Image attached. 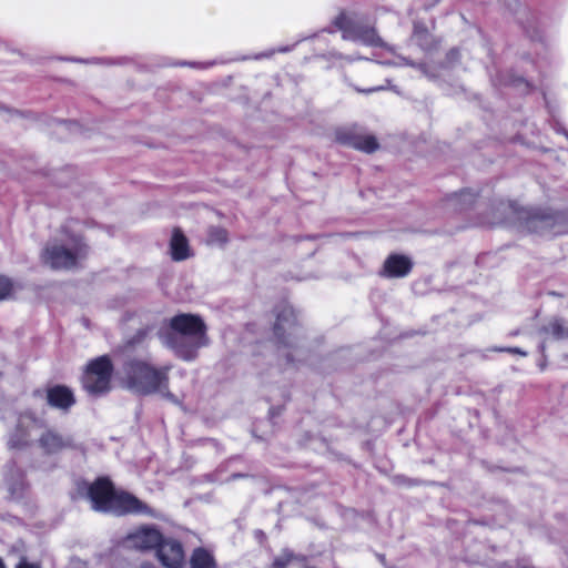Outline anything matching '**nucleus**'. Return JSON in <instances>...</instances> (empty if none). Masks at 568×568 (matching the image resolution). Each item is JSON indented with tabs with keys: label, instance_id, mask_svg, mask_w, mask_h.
Returning <instances> with one entry per match:
<instances>
[{
	"label": "nucleus",
	"instance_id": "f257e3e1",
	"mask_svg": "<svg viewBox=\"0 0 568 568\" xmlns=\"http://www.w3.org/2000/svg\"><path fill=\"white\" fill-rule=\"evenodd\" d=\"M535 70L540 75L539 90L545 101V108L549 114V123L552 129L564 134L568 140V131L558 119V103L556 94L550 90V80L559 64L552 32L541 30L539 22L535 21Z\"/></svg>",
	"mask_w": 568,
	"mask_h": 568
},
{
	"label": "nucleus",
	"instance_id": "f03ea898",
	"mask_svg": "<svg viewBox=\"0 0 568 568\" xmlns=\"http://www.w3.org/2000/svg\"><path fill=\"white\" fill-rule=\"evenodd\" d=\"M88 497L97 511L118 515L132 513L155 517V513L143 501L128 493H118L106 478H99L90 485Z\"/></svg>",
	"mask_w": 568,
	"mask_h": 568
},
{
	"label": "nucleus",
	"instance_id": "7ed1b4c3",
	"mask_svg": "<svg viewBox=\"0 0 568 568\" xmlns=\"http://www.w3.org/2000/svg\"><path fill=\"white\" fill-rule=\"evenodd\" d=\"M170 326L172 336L169 344L185 361L194 359L197 351L209 344L206 326L196 315H176L171 320Z\"/></svg>",
	"mask_w": 568,
	"mask_h": 568
},
{
	"label": "nucleus",
	"instance_id": "20e7f679",
	"mask_svg": "<svg viewBox=\"0 0 568 568\" xmlns=\"http://www.w3.org/2000/svg\"><path fill=\"white\" fill-rule=\"evenodd\" d=\"M169 367L155 368L141 361L128 364L125 368L126 386L138 393H164L168 390Z\"/></svg>",
	"mask_w": 568,
	"mask_h": 568
},
{
	"label": "nucleus",
	"instance_id": "39448f33",
	"mask_svg": "<svg viewBox=\"0 0 568 568\" xmlns=\"http://www.w3.org/2000/svg\"><path fill=\"white\" fill-rule=\"evenodd\" d=\"M85 254V245L79 236H71L67 242L49 244L43 253V263L52 268H70Z\"/></svg>",
	"mask_w": 568,
	"mask_h": 568
},
{
	"label": "nucleus",
	"instance_id": "423d86ee",
	"mask_svg": "<svg viewBox=\"0 0 568 568\" xmlns=\"http://www.w3.org/2000/svg\"><path fill=\"white\" fill-rule=\"evenodd\" d=\"M113 365L108 356L91 361L83 375V386L90 394H102L110 389Z\"/></svg>",
	"mask_w": 568,
	"mask_h": 568
},
{
	"label": "nucleus",
	"instance_id": "0eeeda50",
	"mask_svg": "<svg viewBox=\"0 0 568 568\" xmlns=\"http://www.w3.org/2000/svg\"><path fill=\"white\" fill-rule=\"evenodd\" d=\"M535 234H568V210L562 212L535 210Z\"/></svg>",
	"mask_w": 568,
	"mask_h": 568
},
{
	"label": "nucleus",
	"instance_id": "6e6552de",
	"mask_svg": "<svg viewBox=\"0 0 568 568\" xmlns=\"http://www.w3.org/2000/svg\"><path fill=\"white\" fill-rule=\"evenodd\" d=\"M162 541L161 532L151 526H142L131 531L124 538V545L132 549L142 551L159 547Z\"/></svg>",
	"mask_w": 568,
	"mask_h": 568
},
{
	"label": "nucleus",
	"instance_id": "1a4fd4ad",
	"mask_svg": "<svg viewBox=\"0 0 568 568\" xmlns=\"http://www.w3.org/2000/svg\"><path fill=\"white\" fill-rule=\"evenodd\" d=\"M156 556L166 568H182L185 562L182 545L174 539L162 538Z\"/></svg>",
	"mask_w": 568,
	"mask_h": 568
},
{
	"label": "nucleus",
	"instance_id": "9d476101",
	"mask_svg": "<svg viewBox=\"0 0 568 568\" xmlns=\"http://www.w3.org/2000/svg\"><path fill=\"white\" fill-rule=\"evenodd\" d=\"M40 445L48 453H58L62 449L73 448L74 438L70 435H63L55 430H48L40 437Z\"/></svg>",
	"mask_w": 568,
	"mask_h": 568
},
{
	"label": "nucleus",
	"instance_id": "9b49d317",
	"mask_svg": "<svg viewBox=\"0 0 568 568\" xmlns=\"http://www.w3.org/2000/svg\"><path fill=\"white\" fill-rule=\"evenodd\" d=\"M169 251L171 258L175 262H181L192 256L189 240L179 227L172 230Z\"/></svg>",
	"mask_w": 568,
	"mask_h": 568
},
{
	"label": "nucleus",
	"instance_id": "f8f14e48",
	"mask_svg": "<svg viewBox=\"0 0 568 568\" xmlns=\"http://www.w3.org/2000/svg\"><path fill=\"white\" fill-rule=\"evenodd\" d=\"M410 268L412 262L407 256L394 254L384 262L382 274L387 277H403Z\"/></svg>",
	"mask_w": 568,
	"mask_h": 568
},
{
	"label": "nucleus",
	"instance_id": "ddd939ff",
	"mask_svg": "<svg viewBox=\"0 0 568 568\" xmlns=\"http://www.w3.org/2000/svg\"><path fill=\"white\" fill-rule=\"evenodd\" d=\"M48 404L59 409H68L74 404L72 392L65 386H54L47 392Z\"/></svg>",
	"mask_w": 568,
	"mask_h": 568
},
{
	"label": "nucleus",
	"instance_id": "4468645a",
	"mask_svg": "<svg viewBox=\"0 0 568 568\" xmlns=\"http://www.w3.org/2000/svg\"><path fill=\"white\" fill-rule=\"evenodd\" d=\"M519 213V209L513 203H499L493 206L488 213L487 223L500 225L513 220Z\"/></svg>",
	"mask_w": 568,
	"mask_h": 568
},
{
	"label": "nucleus",
	"instance_id": "2eb2a0df",
	"mask_svg": "<svg viewBox=\"0 0 568 568\" xmlns=\"http://www.w3.org/2000/svg\"><path fill=\"white\" fill-rule=\"evenodd\" d=\"M349 145L353 148L372 153L378 149V142L375 136L365 134V135H356L348 141Z\"/></svg>",
	"mask_w": 568,
	"mask_h": 568
},
{
	"label": "nucleus",
	"instance_id": "dca6fc26",
	"mask_svg": "<svg viewBox=\"0 0 568 568\" xmlns=\"http://www.w3.org/2000/svg\"><path fill=\"white\" fill-rule=\"evenodd\" d=\"M192 568H216L215 561L212 555L202 549H195L191 556Z\"/></svg>",
	"mask_w": 568,
	"mask_h": 568
},
{
	"label": "nucleus",
	"instance_id": "f3484780",
	"mask_svg": "<svg viewBox=\"0 0 568 568\" xmlns=\"http://www.w3.org/2000/svg\"><path fill=\"white\" fill-rule=\"evenodd\" d=\"M354 39L368 45L381 44V39L373 29L357 31L356 34L354 36Z\"/></svg>",
	"mask_w": 568,
	"mask_h": 568
},
{
	"label": "nucleus",
	"instance_id": "a211bd4d",
	"mask_svg": "<svg viewBox=\"0 0 568 568\" xmlns=\"http://www.w3.org/2000/svg\"><path fill=\"white\" fill-rule=\"evenodd\" d=\"M14 291L16 286L10 278L0 275V301L11 297Z\"/></svg>",
	"mask_w": 568,
	"mask_h": 568
},
{
	"label": "nucleus",
	"instance_id": "6ab92c4d",
	"mask_svg": "<svg viewBox=\"0 0 568 568\" xmlns=\"http://www.w3.org/2000/svg\"><path fill=\"white\" fill-rule=\"evenodd\" d=\"M547 331L558 339L568 338V328L559 320L551 322Z\"/></svg>",
	"mask_w": 568,
	"mask_h": 568
},
{
	"label": "nucleus",
	"instance_id": "aec40b11",
	"mask_svg": "<svg viewBox=\"0 0 568 568\" xmlns=\"http://www.w3.org/2000/svg\"><path fill=\"white\" fill-rule=\"evenodd\" d=\"M227 240V234L222 229H215L211 231L210 241L212 243H224Z\"/></svg>",
	"mask_w": 568,
	"mask_h": 568
},
{
	"label": "nucleus",
	"instance_id": "412c9836",
	"mask_svg": "<svg viewBox=\"0 0 568 568\" xmlns=\"http://www.w3.org/2000/svg\"><path fill=\"white\" fill-rule=\"evenodd\" d=\"M294 561L291 555H283L275 559L273 564V568H284L287 565H291Z\"/></svg>",
	"mask_w": 568,
	"mask_h": 568
},
{
	"label": "nucleus",
	"instance_id": "4be33fe9",
	"mask_svg": "<svg viewBox=\"0 0 568 568\" xmlns=\"http://www.w3.org/2000/svg\"><path fill=\"white\" fill-rule=\"evenodd\" d=\"M16 568H40L37 564H30L26 560H21Z\"/></svg>",
	"mask_w": 568,
	"mask_h": 568
},
{
	"label": "nucleus",
	"instance_id": "5701e85b",
	"mask_svg": "<svg viewBox=\"0 0 568 568\" xmlns=\"http://www.w3.org/2000/svg\"><path fill=\"white\" fill-rule=\"evenodd\" d=\"M275 328H276V332H280V331L284 329V325L282 324V322H281V321H278V322H277V324H276V327H275Z\"/></svg>",
	"mask_w": 568,
	"mask_h": 568
},
{
	"label": "nucleus",
	"instance_id": "b1692460",
	"mask_svg": "<svg viewBox=\"0 0 568 568\" xmlns=\"http://www.w3.org/2000/svg\"><path fill=\"white\" fill-rule=\"evenodd\" d=\"M9 444H10L11 447H18L19 446V444L16 443L13 439H10Z\"/></svg>",
	"mask_w": 568,
	"mask_h": 568
},
{
	"label": "nucleus",
	"instance_id": "393cba45",
	"mask_svg": "<svg viewBox=\"0 0 568 568\" xmlns=\"http://www.w3.org/2000/svg\"><path fill=\"white\" fill-rule=\"evenodd\" d=\"M140 568H154L152 565H142Z\"/></svg>",
	"mask_w": 568,
	"mask_h": 568
},
{
	"label": "nucleus",
	"instance_id": "a878e982",
	"mask_svg": "<svg viewBox=\"0 0 568 568\" xmlns=\"http://www.w3.org/2000/svg\"><path fill=\"white\" fill-rule=\"evenodd\" d=\"M0 568H6V566H4V564H3L1 558H0Z\"/></svg>",
	"mask_w": 568,
	"mask_h": 568
},
{
	"label": "nucleus",
	"instance_id": "bb28decb",
	"mask_svg": "<svg viewBox=\"0 0 568 568\" xmlns=\"http://www.w3.org/2000/svg\"><path fill=\"white\" fill-rule=\"evenodd\" d=\"M373 91H375V89H368L365 92L369 93V92H373Z\"/></svg>",
	"mask_w": 568,
	"mask_h": 568
},
{
	"label": "nucleus",
	"instance_id": "cd10ccee",
	"mask_svg": "<svg viewBox=\"0 0 568 568\" xmlns=\"http://www.w3.org/2000/svg\"><path fill=\"white\" fill-rule=\"evenodd\" d=\"M344 38L347 39V38H352V37L349 34L345 33Z\"/></svg>",
	"mask_w": 568,
	"mask_h": 568
}]
</instances>
